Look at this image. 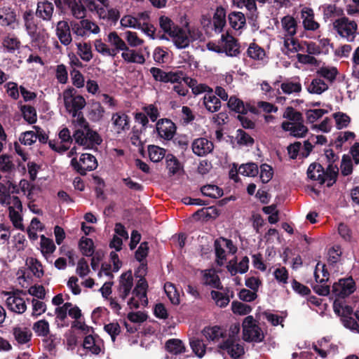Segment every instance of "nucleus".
Here are the masks:
<instances>
[{"instance_id": "aec40b11", "label": "nucleus", "mask_w": 359, "mask_h": 359, "mask_svg": "<svg viewBox=\"0 0 359 359\" xmlns=\"http://www.w3.org/2000/svg\"><path fill=\"white\" fill-rule=\"evenodd\" d=\"M13 335L18 344H27L31 340V330L24 325H18L13 327Z\"/></svg>"}, {"instance_id": "f257e3e1", "label": "nucleus", "mask_w": 359, "mask_h": 359, "mask_svg": "<svg viewBox=\"0 0 359 359\" xmlns=\"http://www.w3.org/2000/svg\"><path fill=\"white\" fill-rule=\"evenodd\" d=\"M62 99L66 111L73 117L78 116L79 128L73 135L76 142L86 149L100 144L102 142L100 135L88 128L83 117H79V111L86 104L85 98L82 95H76L75 90L69 88L63 91Z\"/></svg>"}, {"instance_id": "b1692460", "label": "nucleus", "mask_w": 359, "mask_h": 359, "mask_svg": "<svg viewBox=\"0 0 359 359\" xmlns=\"http://www.w3.org/2000/svg\"><path fill=\"white\" fill-rule=\"evenodd\" d=\"M301 15L303 26L306 30L315 31L320 27L318 22L314 20L313 11L308 7L302 9Z\"/></svg>"}, {"instance_id": "412c9836", "label": "nucleus", "mask_w": 359, "mask_h": 359, "mask_svg": "<svg viewBox=\"0 0 359 359\" xmlns=\"http://www.w3.org/2000/svg\"><path fill=\"white\" fill-rule=\"evenodd\" d=\"M282 128L296 137H302L305 136L308 132L306 126H305L301 121L297 122H283L282 123Z\"/></svg>"}, {"instance_id": "423d86ee", "label": "nucleus", "mask_w": 359, "mask_h": 359, "mask_svg": "<svg viewBox=\"0 0 359 359\" xmlns=\"http://www.w3.org/2000/svg\"><path fill=\"white\" fill-rule=\"evenodd\" d=\"M215 255L217 262L222 266L226 261V252L234 254L237 251V248L233 244L231 240L219 238L215 242Z\"/></svg>"}, {"instance_id": "6e6d98bb", "label": "nucleus", "mask_w": 359, "mask_h": 359, "mask_svg": "<svg viewBox=\"0 0 359 359\" xmlns=\"http://www.w3.org/2000/svg\"><path fill=\"white\" fill-rule=\"evenodd\" d=\"M164 290L172 304H180V294L173 284L166 283L164 285Z\"/></svg>"}, {"instance_id": "f8f14e48", "label": "nucleus", "mask_w": 359, "mask_h": 359, "mask_svg": "<svg viewBox=\"0 0 359 359\" xmlns=\"http://www.w3.org/2000/svg\"><path fill=\"white\" fill-rule=\"evenodd\" d=\"M71 24L69 25L67 21L61 20L56 25L55 34L60 43L67 46L72 41L71 34Z\"/></svg>"}, {"instance_id": "58836bf2", "label": "nucleus", "mask_w": 359, "mask_h": 359, "mask_svg": "<svg viewBox=\"0 0 359 359\" xmlns=\"http://www.w3.org/2000/svg\"><path fill=\"white\" fill-rule=\"evenodd\" d=\"M19 198L15 196H11L9 188L5 184L0 183V203L6 207L12 205L14 203L18 204Z\"/></svg>"}, {"instance_id": "473e14b6", "label": "nucleus", "mask_w": 359, "mask_h": 359, "mask_svg": "<svg viewBox=\"0 0 359 359\" xmlns=\"http://www.w3.org/2000/svg\"><path fill=\"white\" fill-rule=\"evenodd\" d=\"M54 6L49 1L39 2L36 14L43 20H50L52 18Z\"/></svg>"}, {"instance_id": "f704fd0d", "label": "nucleus", "mask_w": 359, "mask_h": 359, "mask_svg": "<svg viewBox=\"0 0 359 359\" xmlns=\"http://www.w3.org/2000/svg\"><path fill=\"white\" fill-rule=\"evenodd\" d=\"M229 22L231 27L235 30L243 29L246 24V19L244 14L239 11H233L228 15Z\"/></svg>"}, {"instance_id": "4d7b16f0", "label": "nucleus", "mask_w": 359, "mask_h": 359, "mask_svg": "<svg viewBox=\"0 0 359 359\" xmlns=\"http://www.w3.org/2000/svg\"><path fill=\"white\" fill-rule=\"evenodd\" d=\"M94 47L95 50L104 56L114 57L115 53L112 48L104 43L101 39H95L94 41Z\"/></svg>"}, {"instance_id": "49530a36", "label": "nucleus", "mask_w": 359, "mask_h": 359, "mask_svg": "<svg viewBox=\"0 0 359 359\" xmlns=\"http://www.w3.org/2000/svg\"><path fill=\"white\" fill-rule=\"evenodd\" d=\"M21 43L14 35H8L3 41V46L8 53H14L19 50Z\"/></svg>"}, {"instance_id": "4c0bfd02", "label": "nucleus", "mask_w": 359, "mask_h": 359, "mask_svg": "<svg viewBox=\"0 0 359 359\" xmlns=\"http://www.w3.org/2000/svg\"><path fill=\"white\" fill-rule=\"evenodd\" d=\"M108 42L114 47L115 56L119 51H123L128 46L126 42L118 35L116 32H111L107 35Z\"/></svg>"}, {"instance_id": "37998d69", "label": "nucleus", "mask_w": 359, "mask_h": 359, "mask_svg": "<svg viewBox=\"0 0 359 359\" xmlns=\"http://www.w3.org/2000/svg\"><path fill=\"white\" fill-rule=\"evenodd\" d=\"M215 30L218 32L222 31L226 25V11L222 7L216 9L212 19Z\"/></svg>"}, {"instance_id": "603ef678", "label": "nucleus", "mask_w": 359, "mask_h": 359, "mask_svg": "<svg viewBox=\"0 0 359 359\" xmlns=\"http://www.w3.org/2000/svg\"><path fill=\"white\" fill-rule=\"evenodd\" d=\"M166 168L169 171V174L174 175L177 174L181 169V164L177 158L172 154H168L165 156Z\"/></svg>"}, {"instance_id": "6e6552de", "label": "nucleus", "mask_w": 359, "mask_h": 359, "mask_svg": "<svg viewBox=\"0 0 359 359\" xmlns=\"http://www.w3.org/2000/svg\"><path fill=\"white\" fill-rule=\"evenodd\" d=\"M355 290V283L352 278L340 279L332 286L333 294L338 297L344 298L353 293Z\"/></svg>"}, {"instance_id": "2f4dec72", "label": "nucleus", "mask_w": 359, "mask_h": 359, "mask_svg": "<svg viewBox=\"0 0 359 359\" xmlns=\"http://www.w3.org/2000/svg\"><path fill=\"white\" fill-rule=\"evenodd\" d=\"M203 104L210 112L217 111L221 107L219 99L213 93L212 90L205 93L203 97Z\"/></svg>"}, {"instance_id": "09e8293b", "label": "nucleus", "mask_w": 359, "mask_h": 359, "mask_svg": "<svg viewBox=\"0 0 359 359\" xmlns=\"http://www.w3.org/2000/svg\"><path fill=\"white\" fill-rule=\"evenodd\" d=\"M79 246L83 255L90 257L93 255L94 244L92 239L84 236L81 237L79 243Z\"/></svg>"}, {"instance_id": "de8ad7c7", "label": "nucleus", "mask_w": 359, "mask_h": 359, "mask_svg": "<svg viewBox=\"0 0 359 359\" xmlns=\"http://www.w3.org/2000/svg\"><path fill=\"white\" fill-rule=\"evenodd\" d=\"M165 348L168 352L175 355L180 354L185 351L182 341L177 339L168 340L165 344Z\"/></svg>"}, {"instance_id": "5fc2aeb1", "label": "nucleus", "mask_w": 359, "mask_h": 359, "mask_svg": "<svg viewBox=\"0 0 359 359\" xmlns=\"http://www.w3.org/2000/svg\"><path fill=\"white\" fill-rule=\"evenodd\" d=\"M201 192L204 196L218 198L223 195V190L215 184H207L201 187Z\"/></svg>"}, {"instance_id": "4be33fe9", "label": "nucleus", "mask_w": 359, "mask_h": 359, "mask_svg": "<svg viewBox=\"0 0 359 359\" xmlns=\"http://www.w3.org/2000/svg\"><path fill=\"white\" fill-rule=\"evenodd\" d=\"M8 208L9 210V217L13 226L15 228L23 229L22 217L21 216L22 205L20 200H18V204L14 203L8 206Z\"/></svg>"}, {"instance_id": "ddd939ff", "label": "nucleus", "mask_w": 359, "mask_h": 359, "mask_svg": "<svg viewBox=\"0 0 359 359\" xmlns=\"http://www.w3.org/2000/svg\"><path fill=\"white\" fill-rule=\"evenodd\" d=\"M222 53L226 55L235 57L239 53V46L235 39L228 34H222L221 36Z\"/></svg>"}, {"instance_id": "c756f323", "label": "nucleus", "mask_w": 359, "mask_h": 359, "mask_svg": "<svg viewBox=\"0 0 359 359\" xmlns=\"http://www.w3.org/2000/svg\"><path fill=\"white\" fill-rule=\"evenodd\" d=\"M203 333L208 340L214 343H219V346L222 344L220 340L224 337V330L218 326L205 327Z\"/></svg>"}, {"instance_id": "72a5a7b5", "label": "nucleus", "mask_w": 359, "mask_h": 359, "mask_svg": "<svg viewBox=\"0 0 359 359\" xmlns=\"http://www.w3.org/2000/svg\"><path fill=\"white\" fill-rule=\"evenodd\" d=\"M307 175L311 180L318 181L320 184L325 182V172L319 163H311L307 170Z\"/></svg>"}, {"instance_id": "2eb2a0df", "label": "nucleus", "mask_w": 359, "mask_h": 359, "mask_svg": "<svg viewBox=\"0 0 359 359\" xmlns=\"http://www.w3.org/2000/svg\"><path fill=\"white\" fill-rule=\"evenodd\" d=\"M6 304L10 311L16 313H23L27 309L24 299L15 293L8 294Z\"/></svg>"}, {"instance_id": "338daca9", "label": "nucleus", "mask_w": 359, "mask_h": 359, "mask_svg": "<svg viewBox=\"0 0 359 359\" xmlns=\"http://www.w3.org/2000/svg\"><path fill=\"white\" fill-rule=\"evenodd\" d=\"M231 310L233 313L243 316L250 313L251 307L240 302H233L231 304Z\"/></svg>"}, {"instance_id": "680f3d73", "label": "nucleus", "mask_w": 359, "mask_h": 359, "mask_svg": "<svg viewBox=\"0 0 359 359\" xmlns=\"http://www.w3.org/2000/svg\"><path fill=\"white\" fill-rule=\"evenodd\" d=\"M120 23L125 28L138 29L141 27V22L138 21V19L130 15L123 16L121 19Z\"/></svg>"}, {"instance_id": "a18cd8bd", "label": "nucleus", "mask_w": 359, "mask_h": 359, "mask_svg": "<svg viewBox=\"0 0 359 359\" xmlns=\"http://www.w3.org/2000/svg\"><path fill=\"white\" fill-rule=\"evenodd\" d=\"M148 154L150 160L154 163L161 161L165 155V150L156 145L148 146Z\"/></svg>"}, {"instance_id": "0e129e2a", "label": "nucleus", "mask_w": 359, "mask_h": 359, "mask_svg": "<svg viewBox=\"0 0 359 359\" xmlns=\"http://www.w3.org/2000/svg\"><path fill=\"white\" fill-rule=\"evenodd\" d=\"M211 297L215 301L216 305L221 308L226 307L230 302V299L226 294L218 291L212 290L211 292Z\"/></svg>"}, {"instance_id": "cd10ccee", "label": "nucleus", "mask_w": 359, "mask_h": 359, "mask_svg": "<svg viewBox=\"0 0 359 359\" xmlns=\"http://www.w3.org/2000/svg\"><path fill=\"white\" fill-rule=\"evenodd\" d=\"M329 88V83L321 78H314L306 86L309 93L313 95H321Z\"/></svg>"}, {"instance_id": "1a4fd4ad", "label": "nucleus", "mask_w": 359, "mask_h": 359, "mask_svg": "<svg viewBox=\"0 0 359 359\" xmlns=\"http://www.w3.org/2000/svg\"><path fill=\"white\" fill-rule=\"evenodd\" d=\"M133 287V278L131 271L123 273L119 280L118 294L119 298L125 301L132 297V288ZM128 300H127L128 302Z\"/></svg>"}, {"instance_id": "0eeeda50", "label": "nucleus", "mask_w": 359, "mask_h": 359, "mask_svg": "<svg viewBox=\"0 0 359 359\" xmlns=\"http://www.w3.org/2000/svg\"><path fill=\"white\" fill-rule=\"evenodd\" d=\"M72 166L80 174L86 175L87 171L95 170L97 167V162L94 156L90 154H83L79 161L73 158L71 161Z\"/></svg>"}, {"instance_id": "c03bdc74", "label": "nucleus", "mask_w": 359, "mask_h": 359, "mask_svg": "<svg viewBox=\"0 0 359 359\" xmlns=\"http://www.w3.org/2000/svg\"><path fill=\"white\" fill-rule=\"evenodd\" d=\"M283 93L287 95L297 94L302 91V84L299 81L287 80L280 84Z\"/></svg>"}, {"instance_id": "bf43d9fd", "label": "nucleus", "mask_w": 359, "mask_h": 359, "mask_svg": "<svg viewBox=\"0 0 359 359\" xmlns=\"http://www.w3.org/2000/svg\"><path fill=\"white\" fill-rule=\"evenodd\" d=\"M238 172L243 176L254 177L258 173V167L253 163L243 164L239 167Z\"/></svg>"}, {"instance_id": "5701e85b", "label": "nucleus", "mask_w": 359, "mask_h": 359, "mask_svg": "<svg viewBox=\"0 0 359 359\" xmlns=\"http://www.w3.org/2000/svg\"><path fill=\"white\" fill-rule=\"evenodd\" d=\"M335 346L330 343V339L323 337L313 344L315 352L322 358H325L332 351H335Z\"/></svg>"}, {"instance_id": "a878e982", "label": "nucleus", "mask_w": 359, "mask_h": 359, "mask_svg": "<svg viewBox=\"0 0 359 359\" xmlns=\"http://www.w3.org/2000/svg\"><path fill=\"white\" fill-rule=\"evenodd\" d=\"M219 349L226 351L233 359L239 358L244 353L243 345L235 341H226L219 345Z\"/></svg>"}, {"instance_id": "a211bd4d", "label": "nucleus", "mask_w": 359, "mask_h": 359, "mask_svg": "<svg viewBox=\"0 0 359 359\" xmlns=\"http://www.w3.org/2000/svg\"><path fill=\"white\" fill-rule=\"evenodd\" d=\"M25 27L32 41L38 40L37 26L35 22V17L32 11H26L22 15Z\"/></svg>"}, {"instance_id": "7ed1b4c3", "label": "nucleus", "mask_w": 359, "mask_h": 359, "mask_svg": "<svg viewBox=\"0 0 359 359\" xmlns=\"http://www.w3.org/2000/svg\"><path fill=\"white\" fill-rule=\"evenodd\" d=\"M147 264L141 262L140 266L135 272V277L138 278L139 280L133 290L132 297L128 301V306L130 309H137L140 306H145L147 305L148 299L147 296V290L148 288V283L144 278V276L147 274Z\"/></svg>"}, {"instance_id": "3c124183", "label": "nucleus", "mask_w": 359, "mask_h": 359, "mask_svg": "<svg viewBox=\"0 0 359 359\" xmlns=\"http://www.w3.org/2000/svg\"><path fill=\"white\" fill-rule=\"evenodd\" d=\"M247 53L250 58L259 61H264L266 56L264 50L255 43L250 44Z\"/></svg>"}, {"instance_id": "ea45409f", "label": "nucleus", "mask_w": 359, "mask_h": 359, "mask_svg": "<svg viewBox=\"0 0 359 359\" xmlns=\"http://www.w3.org/2000/svg\"><path fill=\"white\" fill-rule=\"evenodd\" d=\"M77 55L84 62H90L93 57L91 45L87 42H79L76 43Z\"/></svg>"}, {"instance_id": "a19ab883", "label": "nucleus", "mask_w": 359, "mask_h": 359, "mask_svg": "<svg viewBox=\"0 0 359 359\" xmlns=\"http://www.w3.org/2000/svg\"><path fill=\"white\" fill-rule=\"evenodd\" d=\"M184 83H185L189 88H191L192 93L194 95H198L203 93H208L212 90L208 86L203 83H198V82L189 77L184 76Z\"/></svg>"}, {"instance_id": "bb28decb", "label": "nucleus", "mask_w": 359, "mask_h": 359, "mask_svg": "<svg viewBox=\"0 0 359 359\" xmlns=\"http://www.w3.org/2000/svg\"><path fill=\"white\" fill-rule=\"evenodd\" d=\"M158 21L160 28L164 32V34L159 36V39L161 40H169L166 35L170 36L179 26L176 25L170 18L165 15L161 16Z\"/></svg>"}, {"instance_id": "79ce46f5", "label": "nucleus", "mask_w": 359, "mask_h": 359, "mask_svg": "<svg viewBox=\"0 0 359 359\" xmlns=\"http://www.w3.org/2000/svg\"><path fill=\"white\" fill-rule=\"evenodd\" d=\"M316 74L326 79V82L332 83L337 77L338 71L334 67L323 65L317 69Z\"/></svg>"}, {"instance_id": "774afa93", "label": "nucleus", "mask_w": 359, "mask_h": 359, "mask_svg": "<svg viewBox=\"0 0 359 359\" xmlns=\"http://www.w3.org/2000/svg\"><path fill=\"white\" fill-rule=\"evenodd\" d=\"M333 118L336 123V127L338 129L346 128L350 123L349 116L342 112L333 114Z\"/></svg>"}, {"instance_id": "9b49d317", "label": "nucleus", "mask_w": 359, "mask_h": 359, "mask_svg": "<svg viewBox=\"0 0 359 359\" xmlns=\"http://www.w3.org/2000/svg\"><path fill=\"white\" fill-rule=\"evenodd\" d=\"M150 72L156 81L165 83L177 82L184 79V74L182 72H165L161 69L152 67Z\"/></svg>"}, {"instance_id": "864d4df0", "label": "nucleus", "mask_w": 359, "mask_h": 359, "mask_svg": "<svg viewBox=\"0 0 359 359\" xmlns=\"http://www.w3.org/2000/svg\"><path fill=\"white\" fill-rule=\"evenodd\" d=\"M26 264L36 277L41 278L43 276L42 264L36 259L28 257L26 260Z\"/></svg>"}, {"instance_id": "dca6fc26", "label": "nucleus", "mask_w": 359, "mask_h": 359, "mask_svg": "<svg viewBox=\"0 0 359 359\" xmlns=\"http://www.w3.org/2000/svg\"><path fill=\"white\" fill-rule=\"evenodd\" d=\"M156 130L161 138L169 140L173 137L176 128L170 120L161 119L156 123Z\"/></svg>"}, {"instance_id": "7c9ffc66", "label": "nucleus", "mask_w": 359, "mask_h": 359, "mask_svg": "<svg viewBox=\"0 0 359 359\" xmlns=\"http://www.w3.org/2000/svg\"><path fill=\"white\" fill-rule=\"evenodd\" d=\"M16 21L15 13L8 7L0 8V25L14 28Z\"/></svg>"}, {"instance_id": "20e7f679", "label": "nucleus", "mask_w": 359, "mask_h": 359, "mask_svg": "<svg viewBox=\"0 0 359 359\" xmlns=\"http://www.w3.org/2000/svg\"><path fill=\"white\" fill-rule=\"evenodd\" d=\"M243 337L246 341L260 342L264 333L252 316L245 318L243 322Z\"/></svg>"}, {"instance_id": "052dcab7", "label": "nucleus", "mask_w": 359, "mask_h": 359, "mask_svg": "<svg viewBox=\"0 0 359 359\" xmlns=\"http://www.w3.org/2000/svg\"><path fill=\"white\" fill-rule=\"evenodd\" d=\"M55 245L53 240L41 236V250L44 256L52 254L55 250Z\"/></svg>"}, {"instance_id": "c85d7f7f", "label": "nucleus", "mask_w": 359, "mask_h": 359, "mask_svg": "<svg viewBox=\"0 0 359 359\" xmlns=\"http://www.w3.org/2000/svg\"><path fill=\"white\" fill-rule=\"evenodd\" d=\"M114 130L118 133L128 130L130 128L128 116L123 113H116L111 118Z\"/></svg>"}, {"instance_id": "6ab92c4d", "label": "nucleus", "mask_w": 359, "mask_h": 359, "mask_svg": "<svg viewBox=\"0 0 359 359\" xmlns=\"http://www.w3.org/2000/svg\"><path fill=\"white\" fill-rule=\"evenodd\" d=\"M168 39H171L174 45L178 49H182L188 47L190 43V39L187 32L180 27L177 28Z\"/></svg>"}, {"instance_id": "9d476101", "label": "nucleus", "mask_w": 359, "mask_h": 359, "mask_svg": "<svg viewBox=\"0 0 359 359\" xmlns=\"http://www.w3.org/2000/svg\"><path fill=\"white\" fill-rule=\"evenodd\" d=\"M58 137L60 140V142H56L50 140L48 144L52 149L57 152L62 153L69 149V145L72 142V137L69 130L67 128H64L60 131Z\"/></svg>"}, {"instance_id": "e2e57ef3", "label": "nucleus", "mask_w": 359, "mask_h": 359, "mask_svg": "<svg viewBox=\"0 0 359 359\" xmlns=\"http://www.w3.org/2000/svg\"><path fill=\"white\" fill-rule=\"evenodd\" d=\"M21 111L23 118L29 123L32 124L36 121V111L33 107L29 105L22 106Z\"/></svg>"}, {"instance_id": "39448f33", "label": "nucleus", "mask_w": 359, "mask_h": 359, "mask_svg": "<svg viewBox=\"0 0 359 359\" xmlns=\"http://www.w3.org/2000/svg\"><path fill=\"white\" fill-rule=\"evenodd\" d=\"M333 26L337 32L348 41H353L358 32V25L347 18H341L336 20Z\"/></svg>"}, {"instance_id": "393cba45", "label": "nucleus", "mask_w": 359, "mask_h": 359, "mask_svg": "<svg viewBox=\"0 0 359 359\" xmlns=\"http://www.w3.org/2000/svg\"><path fill=\"white\" fill-rule=\"evenodd\" d=\"M72 15L76 19H83L86 15V8L81 0H63Z\"/></svg>"}, {"instance_id": "c9c22d12", "label": "nucleus", "mask_w": 359, "mask_h": 359, "mask_svg": "<svg viewBox=\"0 0 359 359\" xmlns=\"http://www.w3.org/2000/svg\"><path fill=\"white\" fill-rule=\"evenodd\" d=\"M122 58L127 62L142 65L145 62L144 55L128 46L121 53Z\"/></svg>"}, {"instance_id": "4468645a", "label": "nucleus", "mask_w": 359, "mask_h": 359, "mask_svg": "<svg viewBox=\"0 0 359 359\" xmlns=\"http://www.w3.org/2000/svg\"><path fill=\"white\" fill-rule=\"evenodd\" d=\"M191 148L196 155L203 156L212 151L214 145L213 143L208 139L200 137L193 141Z\"/></svg>"}, {"instance_id": "e433bc0d", "label": "nucleus", "mask_w": 359, "mask_h": 359, "mask_svg": "<svg viewBox=\"0 0 359 359\" xmlns=\"http://www.w3.org/2000/svg\"><path fill=\"white\" fill-rule=\"evenodd\" d=\"M203 283L214 288H221L220 280L216 271L212 269H208L203 271Z\"/></svg>"}, {"instance_id": "13d9d810", "label": "nucleus", "mask_w": 359, "mask_h": 359, "mask_svg": "<svg viewBox=\"0 0 359 359\" xmlns=\"http://www.w3.org/2000/svg\"><path fill=\"white\" fill-rule=\"evenodd\" d=\"M33 330L37 336L46 337L49 334V323L46 320H40L33 325Z\"/></svg>"}, {"instance_id": "f3484780", "label": "nucleus", "mask_w": 359, "mask_h": 359, "mask_svg": "<svg viewBox=\"0 0 359 359\" xmlns=\"http://www.w3.org/2000/svg\"><path fill=\"white\" fill-rule=\"evenodd\" d=\"M96 14L100 19L112 22H116L120 17L119 11L117 8L110 7L109 1L100 6Z\"/></svg>"}, {"instance_id": "8fccbe9b", "label": "nucleus", "mask_w": 359, "mask_h": 359, "mask_svg": "<svg viewBox=\"0 0 359 359\" xmlns=\"http://www.w3.org/2000/svg\"><path fill=\"white\" fill-rule=\"evenodd\" d=\"M83 346L85 349L89 350L95 355L99 354L101 351L100 344L90 334L85 337Z\"/></svg>"}, {"instance_id": "f03ea898", "label": "nucleus", "mask_w": 359, "mask_h": 359, "mask_svg": "<svg viewBox=\"0 0 359 359\" xmlns=\"http://www.w3.org/2000/svg\"><path fill=\"white\" fill-rule=\"evenodd\" d=\"M297 32V22L294 17L288 15L281 18L279 36L283 40V50L286 54L297 53L303 49L294 37Z\"/></svg>"}, {"instance_id": "69168bd1", "label": "nucleus", "mask_w": 359, "mask_h": 359, "mask_svg": "<svg viewBox=\"0 0 359 359\" xmlns=\"http://www.w3.org/2000/svg\"><path fill=\"white\" fill-rule=\"evenodd\" d=\"M189 343L193 351L198 357L202 358L205 355V347L203 341L199 339L193 338L190 339Z\"/></svg>"}]
</instances>
